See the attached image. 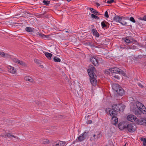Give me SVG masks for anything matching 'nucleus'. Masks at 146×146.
Masks as SVG:
<instances>
[{
	"label": "nucleus",
	"instance_id": "58",
	"mask_svg": "<svg viewBox=\"0 0 146 146\" xmlns=\"http://www.w3.org/2000/svg\"><path fill=\"white\" fill-rule=\"evenodd\" d=\"M1 136H2V137H4V136L3 135H1Z\"/></svg>",
	"mask_w": 146,
	"mask_h": 146
},
{
	"label": "nucleus",
	"instance_id": "16",
	"mask_svg": "<svg viewBox=\"0 0 146 146\" xmlns=\"http://www.w3.org/2000/svg\"><path fill=\"white\" fill-rule=\"evenodd\" d=\"M136 104L137 108L139 110L142 109V106H144L143 104L139 101H137L136 102Z\"/></svg>",
	"mask_w": 146,
	"mask_h": 146
},
{
	"label": "nucleus",
	"instance_id": "46",
	"mask_svg": "<svg viewBox=\"0 0 146 146\" xmlns=\"http://www.w3.org/2000/svg\"><path fill=\"white\" fill-rule=\"evenodd\" d=\"M60 142H59L58 143H57L54 145L52 146H60Z\"/></svg>",
	"mask_w": 146,
	"mask_h": 146
},
{
	"label": "nucleus",
	"instance_id": "22",
	"mask_svg": "<svg viewBox=\"0 0 146 146\" xmlns=\"http://www.w3.org/2000/svg\"><path fill=\"white\" fill-rule=\"evenodd\" d=\"M45 55L48 59H50L52 54L50 53L46 52L45 53Z\"/></svg>",
	"mask_w": 146,
	"mask_h": 146
},
{
	"label": "nucleus",
	"instance_id": "43",
	"mask_svg": "<svg viewBox=\"0 0 146 146\" xmlns=\"http://www.w3.org/2000/svg\"><path fill=\"white\" fill-rule=\"evenodd\" d=\"M114 1V0H108L106 3H108L110 4L113 2Z\"/></svg>",
	"mask_w": 146,
	"mask_h": 146
},
{
	"label": "nucleus",
	"instance_id": "39",
	"mask_svg": "<svg viewBox=\"0 0 146 146\" xmlns=\"http://www.w3.org/2000/svg\"><path fill=\"white\" fill-rule=\"evenodd\" d=\"M43 38H47L48 39V40L51 39L50 38V35H45Z\"/></svg>",
	"mask_w": 146,
	"mask_h": 146
},
{
	"label": "nucleus",
	"instance_id": "33",
	"mask_svg": "<svg viewBox=\"0 0 146 146\" xmlns=\"http://www.w3.org/2000/svg\"><path fill=\"white\" fill-rule=\"evenodd\" d=\"M141 109H138V110H137L135 111V115H140L141 113Z\"/></svg>",
	"mask_w": 146,
	"mask_h": 146
},
{
	"label": "nucleus",
	"instance_id": "42",
	"mask_svg": "<svg viewBox=\"0 0 146 146\" xmlns=\"http://www.w3.org/2000/svg\"><path fill=\"white\" fill-rule=\"evenodd\" d=\"M104 16L106 18H108L109 17V15L108 12L106 11L104 14Z\"/></svg>",
	"mask_w": 146,
	"mask_h": 146
},
{
	"label": "nucleus",
	"instance_id": "7",
	"mask_svg": "<svg viewBox=\"0 0 146 146\" xmlns=\"http://www.w3.org/2000/svg\"><path fill=\"white\" fill-rule=\"evenodd\" d=\"M126 128L130 132H133L135 131V129L132 124L130 123L127 124L126 126Z\"/></svg>",
	"mask_w": 146,
	"mask_h": 146
},
{
	"label": "nucleus",
	"instance_id": "12",
	"mask_svg": "<svg viewBox=\"0 0 146 146\" xmlns=\"http://www.w3.org/2000/svg\"><path fill=\"white\" fill-rule=\"evenodd\" d=\"M126 126L125 125V123L123 122H121L118 124V128L121 130L126 128Z\"/></svg>",
	"mask_w": 146,
	"mask_h": 146
},
{
	"label": "nucleus",
	"instance_id": "60",
	"mask_svg": "<svg viewBox=\"0 0 146 146\" xmlns=\"http://www.w3.org/2000/svg\"><path fill=\"white\" fill-rule=\"evenodd\" d=\"M89 116H90V115H88L87 116V117H89Z\"/></svg>",
	"mask_w": 146,
	"mask_h": 146
},
{
	"label": "nucleus",
	"instance_id": "4",
	"mask_svg": "<svg viewBox=\"0 0 146 146\" xmlns=\"http://www.w3.org/2000/svg\"><path fill=\"white\" fill-rule=\"evenodd\" d=\"M125 107V106H123L121 104H113L112 106V108L113 111H111V112L115 111L116 113L117 112H119L121 111L123 112Z\"/></svg>",
	"mask_w": 146,
	"mask_h": 146
},
{
	"label": "nucleus",
	"instance_id": "27",
	"mask_svg": "<svg viewBox=\"0 0 146 146\" xmlns=\"http://www.w3.org/2000/svg\"><path fill=\"white\" fill-rule=\"evenodd\" d=\"M53 60L55 62H60L61 61L60 59L57 56H55L54 57Z\"/></svg>",
	"mask_w": 146,
	"mask_h": 146
},
{
	"label": "nucleus",
	"instance_id": "6",
	"mask_svg": "<svg viewBox=\"0 0 146 146\" xmlns=\"http://www.w3.org/2000/svg\"><path fill=\"white\" fill-rule=\"evenodd\" d=\"M98 57L96 56L90 57V60L93 64L95 66H97L98 65Z\"/></svg>",
	"mask_w": 146,
	"mask_h": 146
},
{
	"label": "nucleus",
	"instance_id": "35",
	"mask_svg": "<svg viewBox=\"0 0 146 146\" xmlns=\"http://www.w3.org/2000/svg\"><path fill=\"white\" fill-rule=\"evenodd\" d=\"M121 24L123 25H125V26H127L128 25H127V23L126 22L124 21H123L122 20L121 21L119 22Z\"/></svg>",
	"mask_w": 146,
	"mask_h": 146
},
{
	"label": "nucleus",
	"instance_id": "14",
	"mask_svg": "<svg viewBox=\"0 0 146 146\" xmlns=\"http://www.w3.org/2000/svg\"><path fill=\"white\" fill-rule=\"evenodd\" d=\"M8 70L11 73L15 74L16 72V70L13 67L9 66L8 67Z\"/></svg>",
	"mask_w": 146,
	"mask_h": 146
},
{
	"label": "nucleus",
	"instance_id": "8",
	"mask_svg": "<svg viewBox=\"0 0 146 146\" xmlns=\"http://www.w3.org/2000/svg\"><path fill=\"white\" fill-rule=\"evenodd\" d=\"M102 134L101 133V132H99L97 134V135H96L94 134L92 137H91L90 140L91 141H95V139L100 138L102 137Z\"/></svg>",
	"mask_w": 146,
	"mask_h": 146
},
{
	"label": "nucleus",
	"instance_id": "28",
	"mask_svg": "<svg viewBox=\"0 0 146 146\" xmlns=\"http://www.w3.org/2000/svg\"><path fill=\"white\" fill-rule=\"evenodd\" d=\"M42 3L44 5L46 6H48L50 3V1H49L44 0L42 1Z\"/></svg>",
	"mask_w": 146,
	"mask_h": 146
},
{
	"label": "nucleus",
	"instance_id": "49",
	"mask_svg": "<svg viewBox=\"0 0 146 146\" xmlns=\"http://www.w3.org/2000/svg\"><path fill=\"white\" fill-rule=\"evenodd\" d=\"M143 21H146V15H145L143 16Z\"/></svg>",
	"mask_w": 146,
	"mask_h": 146
},
{
	"label": "nucleus",
	"instance_id": "17",
	"mask_svg": "<svg viewBox=\"0 0 146 146\" xmlns=\"http://www.w3.org/2000/svg\"><path fill=\"white\" fill-rule=\"evenodd\" d=\"M146 58V55H139L136 57L134 56L133 59L134 60H139V59H140L142 58Z\"/></svg>",
	"mask_w": 146,
	"mask_h": 146
},
{
	"label": "nucleus",
	"instance_id": "48",
	"mask_svg": "<svg viewBox=\"0 0 146 146\" xmlns=\"http://www.w3.org/2000/svg\"><path fill=\"white\" fill-rule=\"evenodd\" d=\"M138 86L141 88H143V86L142 85L141 83H139Z\"/></svg>",
	"mask_w": 146,
	"mask_h": 146
},
{
	"label": "nucleus",
	"instance_id": "32",
	"mask_svg": "<svg viewBox=\"0 0 146 146\" xmlns=\"http://www.w3.org/2000/svg\"><path fill=\"white\" fill-rule=\"evenodd\" d=\"M91 17L92 18L95 19H96L98 20L99 19V18L98 17L96 16V15H95L94 14H92Z\"/></svg>",
	"mask_w": 146,
	"mask_h": 146
},
{
	"label": "nucleus",
	"instance_id": "29",
	"mask_svg": "<svg viewBox=\"0 0 146 146\" xmlns=\"http://www.w3.org/2000/svg\"><path fill=\"white\" fill-rule=\"evenodd\" d=\"M142 108V109H141V113L143 114H146V109L145 106H143Z\"/></svg>",
	"mask_w": 146,
	"mask_h": 146
},
{
	"label": "nucleus",
	"instance_id": "61",
	"mask_svg": "<svg viewBox=\"0 0 146 146\" xmlns=\"http://www.w3.org/2000/svg\"><path fill=\"white\" fill-rule=\"evenodd\" d=\"M66 32H68L67 31H66Z\"/></svg>",
	"mask_w": 146,
	"mask_h": 146
},
{
	"label": "nucleus",
	"instance_id": "13",
	"mask_svg": "<svg viewBox=\"0 0 146 146\" xmlns=\"http://www.w3.org/2000/svg\"><path fill=\"white\" fill-rule=\"evenodd\" d=\"M13 61L14 62L23 66H25V64L24 62L21 60H20L17 58H14L13 59Z\"/></svg>",
	"mask_w": 146,
	"mask_h": 146
},
{
	"label": "nucleus",
	"instance_id": "59",
	"mask_svg": "<svg viewBox=\"0 0 146 146\" xmlns=\"http://www.w3.org/2000/svg\"><path fill=\"white\" fill-rule=\"evenodd\" d=\"M89 44H90L91 43V42H89Z\"/></svg>",
	"mask_w": 146,
	"mask_h": 146
},
{
	"label": "nucleus",
	"instance_id": "57",
	"mask_svg": "<svg viewBox=\"0 0 146 146\" xmlns=\"http://www.w3.org/2000/svg\"><path fill=\"white\" fill-rule=\"evenodd\" d=\"M2 70V69L1 68H0V71H1Z\"/></svg>",
	"mask_w": 146,
	"mask_h": 146
},
{
	"label": "nucleus",
	"instance_id": "62",
	"mask_svg": "<svg viewBox=\"0 0 146 146\" xmlns=\"http://www.w3.org/2000/svg\"><path fill=\"white\" fill-rule=\"evenodd\" d=\"M105 146H108L107 145H106Z\"/></svg>",
	"mask_w": 146,
	"mask_h": 146
},
{
	"label": "nucleus",
	"instance_id": "30",
	"mask_svg": "<svg viewBox=\"0 0 146 146\" xmlns=\"http://www.w3.org/2000/svg\"><path fill=\"white\" fill-rule=\"evenodd\" d=\"M129 49H135L137 48V46H136L134 44H133L132 45L129 47Z\"/></svg>",
	"mask_w": 146,
	"mask_h": 146
},
{
	"label": "nucleus",
	"instance_id": "47",
	"mask_svg": "<svg viewBox=\"0 0 146 146\" xmlns=\"http://www.w3.org/2000/svg\"><path fill=\"white\" fill-rule=\"evenodd\" d=\"M4 54V52H3L0 51V56L2 57L3 55Z\"/></svg>",
	"mask_w": 146,
	"mask_h": 146
},
{
	"label": "nucleus",
	"instance_id": "45",
	"mask_svg": "<svg viewBox=\"0 0 146 146\" xmlns=\"http://www.w3.org/2000/svg\"><path fill=\"white\" fill-rule=\"evenodd\" d=\"M92 121L91 120H88L86 121V123L88 124H91L92 123Z\"/></svg>",
	"mask_w": 146,
	"mask_h": 146
},
{
	"label": "nucleus",
	"instance_id": "38",
	"mask_svg": "<svg viewBox=\"0 0 146 146\" xmlns=\"http://www.w3.org/2000/svg\"><path fill=\"white\" fill-rule=\"evenodd\" d=\"M129 20L133 23H135V21L134 18L132 17H131L130 18Z\"/></svg>",
	"mask_w": 146,
	"mask_h": 146
},
{
	"label": "nucleus",
	"instance_id": "23",
	"mask_svg": "<svg viewBox=\"0 0 146 146\" xmlns=\"http://www.w3.org/2000/svg\"><path fill=\"white\" fill-rule=\"evenodd\" d=\"M24 79L26 81H28L31 82L33 81V79L31 77L26 76L24 78Z\"/></svg>",
	"mask_w": 146,
	"mask_h": 146
},
{
	"label": "nucleus",
	"instance_id": "53",
	"mask_svg": "<svg viewBox=\"0 0 146 146\" xmlns=\"http://www.w3.org/2000/svg\"><path fill=\"white\" fill-rule=\"evenodd\" d=\"M27 15L25 13H24L23 15V17H26V16Z\"/></svg>",
	"mask_w": 146,
	"mask_h": 146
},
{
	"label": "nucleus",
	"instance_id": "18",
	"mask_svg": "<svg viewBox=\"0 0 146 146\" xmlns=\"http://www.w3.org/2000/svg\"><path fill=\"white\" fill-rule=\"evenodd\" d=\"M107 24H109L105 21L102 22L101 23V25L102 28L103 29L104 28H107L108 27Z\"/></svg>",
	"mask_w": 146,
	"mask_h": 146
},
{
	"label": "nucleus",
	"instance_id": "31",
	"mask_svg": "<svg viewBox=\"0 0 146 146\" xmlns=\"http://www.w3.org/2000/svg\"><path fill=\"white\" fill-rule=\"evenodd\" d=\"M141 141H143V145L146 146V138L141 137Z\"/></svg>",
	"mask_w": 146,
	"mask_h": 146
},
{
	"label": "nucleus",
	"instance_id": "55",
	"mask_svg": "<svg viewBox=\"0 0 146 146\" xmlns=\"http://www.w3.org/2000/svg\"><path fill=\"white\" fill-rule=\"evenodd\" d=\"M66 1H68V2H69L70 1H71L72 0H66Z\"/></svg>",
	"mask_w": 146,
	"mask_h": 146
},
{
	"label": "nucleus",
	"instance_id": "26",
	"mask_svg": "<svg viewBox=\"0 0 146 146\" xmlns=\"http://www.w3.org/2000/svg\"><path fill=\"white\" fill-rule=\"evenodd\" d=\"M4 54L3 55L2 57L4 58H11V55L7 53H5L4 52Z\"/></svg>",
	"mask_w": 146,
	"mask_h": 146
},
{
	"label": "nucleus",
	"instance_id": "3",
	"mask_svg": "<svg viewBox=\"0 0 146 146\" xmlns=\"http://www.w3.org/2000/svg\"><path fill=\"white\" fill-rule=\"evenodd\" d=\"M111 110L110 108H108L106 109L105 111L107 113H109L112 117L111 120V123L113 125H115L118 121V119L117 117V113L115 111L111 112Z\"/></svg>",
	"mask_w": 146,
	"mask_h": 146
},
{
	"label": "nucleus",
	"instance_id": "37",
	"mask_svg": "<svg viewBox=\"0 0 146 146\" xmlns=\"http://www.w3.org/2000/svg\"><path fill=\"white\" fill-rule=\"evenodd\" d=\"M119 74H121L122 75L124 76H125L126 74V73L121 70L120 71V72Z\"/></svg>",
	"mask_w": 146,
	"mask_h": 146
},
{
	"label": "nucleus",
	"instance_id": "2",
	"mask_svg": "<svg viewBox=\"0 0 146 146\" xmlns=\"http://www.w3.org/2000/svg\"><path fill=\"white\" fill-rule=\"evenodd\" d=\"M127 119L128 121L132 122H135V123L138 125H142L146 126V118H142L139 119L133 115H128Z\"/></svg>",
	"mask_w": 146,
	"mask_h": 146
},
{
	"label": "nucleus",
	"instance_id": "44",
	"mask_svg": "<svg viewBox=\"0 0 146 146\" xmlns=\"http://www.w3.org/2000/svg\"><path fill=\"white\" fill-rule=\"evenodd\" d=\"M113 77H114L115 78H117L118 79H119L120 78L117 75H114Z\"/></svg>",
	"mask_w": 146,
	"mask_h": 146
},
{
	"label": "nucleus",
	"instance_id": "50",
	"mask_svg": "<svg viewBox=\"0 0 146 146\" xmlns=\"http://www.w3.org/2000/svg\"><path fill=\"white\" fill-rule=\"evenodd\" d=\"M96 4L97 6L98 7L100 5V3L97 2L96 3Z\"/></svg>",
	"mask_w": 146,
	"mask_h": 146
},
{
	"label": "nucleus",
	"instance_id": "11",
	"mask_svg": "<svg viewBox=\"0 0 146 146\" xmlns=\"http://www.w3.org/2000/svg\"><path fill=\"white\" fill-rule=\"evenodd\" d=\"M86 133V132H84L83 133L80 134V135L77 137L78 141L79 142H81L84 140L86 138L85 136V134Z\"/></svg>",
	"mask_w": 146,
	"mask_h": 146
},
{
	"label": "nucleus",
	"instance_id": "52",
	"mask_svg": "<svg viewBox=\"0 0 146 146\" xmlns=\"http://www.w3.org/2000/svg\"><path fill=\"white\" fill-rule=\"evenodd\" d=\"M143 18H141V17H140L139 18V19L141 20H143Z\"/></svg>",
	"mask_w": 146,
	"mask_h": 146
},
{
	"label": "nucleus",
	"instance_id": "20",
	"mask_svg": "<svg viewBox=\"0 0 146 146\" xmlns=\"http://www.w3.org/2000/svg\"><path fill=\"white\" fill-rule=\"evenodd\" d=\"M131 36H127L124 38V40L127 43H131L132 41L131 40Z\"/></svg>",
	"mask_w": 146,
	"mask_h": 146
},
{
	"label": "nucleus",
	"instance_id": "1",
	"mask_svg": "<svg viewBox=\"0 0 146 146\" xmlns=\"http://www.w3.org/2000/svg\"><path fill=\"white\" fill-rule=\"evenodd\" d=\"M87 71L90 77V80L91 84L93 86H96L97 84V76L94 73V72L96 71L95 68L92 65L90 64Z\"/></svg>",
	"mask_w": 146,
	"mask_h": 146
},
{
	"label": "nucleus",
	"instance_id": "54",
	"mask_svg": "<svg viewBox=\"0 0 146 146\" xmlns=\"http://www.w3.org/2000/svg\"><path fill=\"white\" fill-rule=\"evenodd\" d=\"M44 15V14H40V15H39L40 16H43Z\"/></svg>",
	"mask_w": 146,
	"mask_h": 146
},
{
	"label": "nucleus",
	"instance_id": "5",
	"mask_svg": "<svg viewBox=\"0 0 146 146\" xmlns=\"http://www.w3.org/2000/svg\"><path fill=\"white\" fill-rule=\"evenodd\" d=\"M115 86V88L114 89L116 91L117 94L121 96H123L125 92L123 89L119 86L117 84H115L114 85V87Z\"/></svg>",
	"mask_w": 146,
	"mask_h": 146
},
{
	"label": "nucleus",
	"instance_id": "41",
	"mask_svg": "<svg viewBox=\"0 0 146 146\" xmlns=\"http://www.w3.org/2000/svg\"><path fill=\"white\" fill-rule=\"evenodd\" d=\"M43 142L44 144H46L49 143V141L46 139H44L43 140Z\"/></svg>",
	"mask_w": 146,
	"mask_h": 146
},
{
	"label": "nucleus",
	"instance_id": "19",
	"mask_svg": "<svg viewBox=\"0 0 146 146\" xmlns=\"http://www.w3.org/2000/svg\"><path fill=\"white\" fill-rule=\"evenodd\" d=\"M35 29L34 28L30 27H27L25 29V30L27 32L29 33H33L34 32Z\"/></svg>",
	"mask_w": 146,
	"mask_h": 146
},
{
	"label": "nucleus",
	"instance_id": "36",
	"mask_svg": "<svg viewBox=\"0 0 146 146\" xmlns=\"http://www.w3.org/2000/svg\"><path fill=\"white\" fill-rule=\"evenodd\" d=\"M37 35H38L41 38H43L44 35L38 32Z\"/></svg>",
	"mask_w": 146,
	"mask_h": 146
},
{
	"label": "nucleus",
	"instance_id": "9",
	"mask_svg": "<svg viewBox=\"0 0 146 146\" xmlns=\"http://www.w3.org/2000/svg\"><path fill=\"white\" fill-rule=\"evenodd\" d=\"M92 28V30L91 31L93 33V35L94 36H95L96 37H99L100 35L99 33L97 31V30L96 29H94V26L93 25H91Z\"/></svg>",
	"mask_w": 146,
	"mask_h": 146
},
{
	"label": "nucleus",
	"instance_id": "34",
	"mask_svg": "<svg viewBox=\"0 0 146 146\" xmlns=\"http://www.w3.org/2000/svg\"><path fill=\"white\" fill-rule=\"evenodd\" d=\"M60 146H65L66 143L65 141H60Z\"/></svg>",
	"mask_w": 146,
	"mask_h": 146
},
{
	"label": "nucleus",
	"instance_id": "21",
	"mask_svg": "<svg viewBox=\"0 0 146 146\" xmlns=\"http://www.w3.org/2000/svg\"><path fill=\"white\" fill-rule=\"evenodd\" d=\"M34 62L36 63L41 68H43V65H41L40 63L39 62V60L36 59H35L34 60Z\"/></svg>",
	"mask_w": 146,
	"mask_h": 146
},
{
	"label": "nucleus",
	"instance_id": "10",
	"mask_svg": "<svg viewBox=\"0 0 146 146\" xmlns=\"http://www.w3.org/2000/svg\"><path fill=\"white\" fill-rule=\"evenodd\" d=\"M121 70V69L116 67L109 69V70L111 72L115 74L118 73L119 74Z\"/></svg>",
	"mask_w": 146,
	"mask_h": 146
},
{
	"label": "nucleus",
	"instance_id": "51",
	"mask_svg": "<svg viewBox=\"0 0 146 146\" xmlns=\"http://www.w3.org/2000/svg\"><path fill=\"white\" fill-rule=\"evenodd\" d=\"M96 15H100L101 14L100 13H99L98 11H97V14H95Z\"/></svg>",
	"mask_w": 146,
	"mask_h": 146
},
{
	"label": "nucleus",
	"instance_id": "40",
	"mask_svg": "<svg viewBox=\"0 0 146 146\" xmlns=\"http://www.w3.org/2000/svg\"><path fill=\"white\" fill-rule=\"evenodd\" d=\"M110 70H106L104 71V73L107 75H110Z\"/></svg>",
	"mask_w": 146,
	"mask_h": 146
},
{
	"label": "nucleus",
	"instance_id": "24",
	"mask_svg": "<svg viewBox=\"0 0 146 146\" xmlns=\"http://www.w3.org/2000/svg\"><path fill=\"white\" fill-rule=\"evenodd\" d=\"M6 134L5 135L7 136L9 138L10 137H14V138L18 139V137L15 136L13 135H12L10 134V133H6Z\"/></svg>",
	"mask_w": 146,
	"mask_h": 146
},
{
	"label": "nucleus",
	"instance_id": "56",
	"mask_svg": "<svg viewBox=\"0 0 146 146\" xmlns=\"http://www.w3.org/2000/svg\"><path fill=\"white\" fill-rule=\"evenodd\" d=\"M135 44H136V43L137 44L138 42H137V41H135Z\"/></svg>",
	"mask_w": 146,
	"mask_h": 146
},
{
	"label": "nucleus",
	"instance_id": "15",
	"mask_svg": "<svg viewBox=\"0 0 146 146\" xmlns=\"http://www.w3.org/2000/svg\"><path fill=\"white\" fill-rule=\"evenodd\" d=\"M113 19L114 21L116 22L119 23L122 20V18L121 17L117 16L114 17Z\"/></svg>",
	"mask_w": 146,
	"mask_h": 146
},
{
	"label": "nucleus",
	"instance_id": "25",
	"mask_svg": "<svg viewBox=\"0 0 146 146\" xmlns=\"http://www.w3.org/2000/svg\"><path fill=\"white\" fill-rule=\"evenodd\" d=\"M88 9H89L91 11L92 13H93L94 14H96L97 13V11H96L94 9L91 7H88Z\"/></svg>",
	"mask_w": 146,
	"mask_h": 146
}]
</instances>
